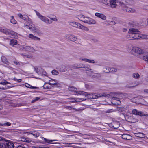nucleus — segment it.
<instances>
[{
    "instance_id": "f257e3e1",
    "label": "nucleus",
    "mask_w": 148,
    "mask_h": 148,
    "mask_svg": "<svg viewBox=\"0 0 148 148\" xmlns=\"http://www.w3.org/2000/svg\"><path fill=\"white\" fill-rule=\"evenodd\" d=\"M14 146L12 141L6 140L3 137H0V148H14Z\"/></svg>"
},
{
    "instance_id": "f03ea898",
    "label": "nucleus",
    "mask_w": 148,
    "mask_h": 148,
    "mask_svg": "<svg viewBox=\"0 0 148 148\" xmlns=\"http://www.w3.org/2000/svg\"><path fill=\"white\" fill-rule=\"evenodd\" d=\"M128 32L130 34V37L129 38L131 40L138 39L141 37L139 34L140 32L138 29L133 28H130Z\"/></svg>"
},
{
    "instance_id": "7ed1b4c3",
    "label": "nucleus",
    "mask_w": 148,
    "mask_h": 148,
    "mask_svg": "<svg viewBox=\"0 0 148 148\" xmlns=\"http://www.w3.org/2000/svg\"><path fill=\"white\" fill-rule=\"evenodd\" d=\"M35 13L37 16L43 22H45L47 24H51L52 21H50L45 16H43L41 15L36 10H35Z\"/></svg>"
},
{
    "instance_id": "20e7f679",
    "label": "nucleus",
    "mask_w": 148,
    "mask_h": 148,
    "mask_svg": "<svg viewBox=\"0 0 148 148\" xmlns=\"http://www.w3.org/2000/svg\"><path fill=\"white\" fill-rule=\"evenodd\" d=\"M70 25L74 27L85 30L86 31L89 30V29L86 27L83 26L79 23L76 22H71Z\"/></svg>"
},
{
    "instance_id": "39448f33",
    "label": "nucleus",
    "mask_w": 148,
    "mask_h": 148,
    "mask_svg": "<svg viewBox=\"0 0 148 148\" xmlns=\"http://www.w3.org/2000/svg\"><path fill=\"white\" fill-rule=\"evenodd\" d=\"M75 89L76 88L73 86H71L69 88V90L71 91H74L75 95H84L85 96L87 95V92L84 91L75 90Z\"/></svg>"
},
{
    "instance_id": "423d86ee",
    "label": "nucleus",
    "mask_w": 148,
    "mask_h": 148,
    "mask_svg": "<svg viewBox=\"0 0 148 148\" xmlns=\"http://www.w3.org/2000/svg\"><path fill=\"white\" fill-rule=\"evenodd\" d=\"M0 31L6 35H9L13 36L15 35L16 34V33L14 32L7 28L3 29L1 27H0Z\"/></svg>"
},
{
    "instance_id": "0eeeda50",
    "label": "nucleus",
    "mask_w": 148,
    "mask_h": 148,
    "mask_svg": "<svg viewBox=\"0 0 148 148\" xmlns=\"http://www.w3.org/2000/svg\"><path fill=\"white\" fill-rule=\"evenodd\" d=\"M111 93H104L103 94H101V95L99 94L98 95L92 94V98L94 99H97L99 97H105L108 98L110 97L111 96Z\"/></svg>"
},
{
    "instance_id": "6e6552de",
    "label": "nucleus",
    "mask_w": 148,
    "mask_h": 148,
    "mask_svg": "<svg viewBox=\"0 0 148 148\" xmlns=\"http://www.w3.org/2000/svg\"><path fill=\"white\" fill-rule=\"evenodd\" d=\"M132 112L133 114L140 116H148V114H146V112H144L142 111H139L136 109H134L132 111Z\"/></svg>"
},
{
    "instance_id": "1a4fd4ad",
    "label": "nucleus",
    "mask_w": 148,
    "mask_h": 148,
    "mask_svg": "<svg viewBox=\"0 0 148 148\" xmlns=\"http://www.w3.org/2000/svg\"><path fill=\"white\" fill-rule=\"evenodd\" d=\"M83 22L89 24H95L96 21L92 19L85 16Z\"/></svg>"
},
{
    "instance_id": "9d476101",
    "label": "nucleus",
    "mask_w": 148,
    "mask_h": 148,
    "mask_svg": "<svg viewBox=\"0 0 148 148\" xmlns=\"http://www.w3.org/2000/svg\"><path fill=\"white\" fill-rule=\"evenodd\" d=\"M65 38L73 42L76 41L77 39V37L73 35L66 34L65 35Z\"/></svg>"
},
{
    "instance_id": "9b49d317",
    "label": "nucleus",
    "mask_w": 148,
    "mask_h": 148,
    "mask_svg": "<svg viewBox=\"0 0 148 148\" xmlns=\"http://www.w3.org/2000/svg\"><path fill=\"white\" fill-rule=\"evenodd\" d=\"M120 125V123L117 121H113L110 124V127L114 129L118 128Z\"/></svg>"
},
{
    "instance_id": "f8f14e48",
    "label": "nucleus",
    "mask_w": 148,
    "mask_h": 148,
    "mask_svg": "<svg viewBox=\"0 0 148 148\" xmlns=\"http://www.w3.org/2000/svg\"><path fill=\"white\" fill-rule=\"evenodd\" d=\"M140 23L142 26H147L148 25V20L146 18H142L140 19Z\"/></svg>"
},
{
    "instance_id": "ddd939ff",
    "label": "nucleus",
    "mask_w": 148,
    "mask_h": 148,
    "mask_svg": "<svg viewBox=\"0 0 148 148\" xmlns=\"http://www.w3.org/2000/svg\"><path fill=\"white\" fill-rule=\"evenodd\" d=\"M19 138L21 141L25 142L30 143L32 141L29 138L24 136H21Z\"/></svg>"
},
{
    "instance_id": "4468645a",
    "label": "nucleus",
    "mask_w": 148,
    "mask_h": 148,
    "mask_svg": "<svg viewBox=\"0 0 148 148\" xmlns=\"http://www.w3.org/2000/svg\"><path fill=\"white\" fill-rule=\"evenodd\" d=\"M121 137L123 139L127 140H130L132 138V136L128 134H123L121 136Z\"/></svg>"
},
{
    "instance_id": "2eb2a0df",
    "label": "nucleus",
    "mask_w": 148,
    "mask_h": 148,
    "mask_svg": "<svg viewBox=\"0 0 148 148\" xmlns=\"http://www.w3.org/2000/svg\"><path fill=\"white\" fill-rule=\"evenodd\" d=\"M116 3V0H111L109 1V5L112 8H115L117 5Z\"/></svg>"
},
{
    "instance_id": "dca6fc26",
    "label": "nucleus",
    "mask_w": 148,
    "mask_h": 148,
    "mask_svg": "<svg viewBox=\"0 0 148 148\" xmlns=\"http://www.w3.org/2000/svg\"><path fill=\"white\" fill-rule=\"evenodd\" d=\"M134 52L139 54H143L144 52L141 49L138 47L134 48Z\"/></svg>"
},
{
    "instance_id": "f3484780",
    "label": "nucleus",
    "mask_w": 148,
    "mask_h": 148,
    "mask_svg": "<svg viewBox=\"0 0 148 148\" xmlns=\"http://www.w3.org/2000/svg\"><path fill=\"white\" fill-rule=\"evenodd\" d=\"M11 125V123L7 121L2 122L0 123V127H8Z\"/></svg>"
},
{
    "instance_id": "a211bd4d",
    "label": "nucleus",
    "mask_w": 148,
    "mask_h": 148,
    "mask_svg": "<svg viewBox=\"0 0 148 148\" xmlns=\"http://www.w3.org/2000/svg\"><path fill=\"white\" fill-rule=\"evenodd\" d=\"M95 15L96 16L100 18L103 20H106V16L103 14H101L99 13H96L95 14Z\"/></svg>"
},
{
    "instance_id": "6ab92c4d",
    "label": "nucleus",
    "mask_w": 148,
    "mask_h": 148,
    "mask_svg": "<svg viewBox=\"0 0 148 148\" xmlns=\"http://www.w3.org/2000/svg\"><path fill=\"white\" fill-rule=\"evenodd\" d=\"M31 30L33 32L38 34L40 33V30L34 25H32L31 27Z\"/></svg>"
},
{
    "instance_id": "aec40b11",
    "label": "nucleus",
    "mask_w": 148,
    "mask_h": 148,
    "mask_svg": "<svg viewBox=\"0 0 148 148\" xmlns=\"http://www.w3.org/2000/svg\"><path fill=\"white\" fill-rule=\"evenodd\" d=\"M117 71V69L113 67L108 68V71H106L105 70H103V72L106 73L110 72H114Z\"/></svg>"
},
{
    "instance_id": "412c9836",
    "label": "nucleus",
    "mask_w": 148,
    "mask_h": 148,
    "mask_svg": "<svg viewBox=\"0 0 148 148\" xmlns=\"http://www.w3.org/2000/svg\"><path fill=\"white\" fill-rule=\"evenodd\" d=\"M77 68L78 69H79L80 68H88V65L82 63L78 64L77 65V66H75L73 68L75 69Z\"/></svg>"
},
{
    "instance_id": "4be33fe9",
    "label": "nucleus",
    "mask_w": 148,
    "mask_h": 148,
    "mask_svg": "<svg viewBox=\"0 0 148 148\" xmlns=\"http://www.w3.org/2000/svg\"><path fill=\"white\" fill-rule=\"evenodd\" d=\"M138 84V82L137 81H135L133 83H132V85L130 84H128L126 85V86L129 88H132L135 87Z\"/></svg>"
},
{
    "instance_id": "5701e85b",
    "label": "nucleus",
    "mask_w": 148,
    "mask_h": 148,
    "mask_svg": "<svg viewBox=\"0 0 148 148\" xmlns=\"http://www.w3.org/2000/svg\"><path fill=\"white\" fill-rule=\"evenodd\" d=\"M29 37L34 40H40V39L38 37L34 36L33 34H29Z\"/></svg>"
},
{
    "instance_id": "b1692460",
    "label": "nucleus",
    "mask_w": 148,
    "mask_h": 148,
    "mask_svg": "<svg viewBox=\"0 0 148 148\" xmlns=\"http://www.w3.org/2000/svg\"><path fill=\"white\" fill-rule=\"evenodd\" d=\"M134 49V48L131 45H129L127 48V50L131 53H134L133 51Z\"/></svg>"
},
{
    "instance_id": "393cba45",
    "label": "nucleus",
    "mask_w": 148,
    "mask_h": 148,
    "mask_svg": "<svg viewBox=\"0 0 148 148\" xmlns=\"http://www.w3.org/2000/svg\"><path fill=\"white\" fill-rule=\"evenodd\" d=\"M134 134L136 135V136L137 137L144 138L145 137V134L141 132L136 133H135Z\"/></svg>"
},
{
    "instance_id": "a878e982",
    "label": "nucleus",
    "mask_w": 148,
    "mask_h": 148,
    "mask_svg": "<svg viewBox=\"0 0 148 148\" xmlns=\"http://www.w3.org/2000/svg\"><path fill=\"white\" fill-rule=\"evenodd\" d=\"M123 10H126L127 12H128L133 13L135 11V10L132 9L129 7H127L126 6H125V9H123Z\"/></svg>"
},
{
    "instance_id": "bb28decb",
    "label": "nucleus",
    "mask_w": 148,
    "mask_h": 148,
    "mask_svg": "<svg viewBox=\"0 0 148 148\" xmlns=\"http://www.w3.org/2000/svg\"><path fill=\"white\" fill-rule=\"evenodd\" d=\"M1 59L2 62L4 64H8L9 62L7 59L4 56H3L1 58Z\"/></svg>"
},
{
    "instance_id": "cd10ccee",
    "label": "nucleus",
    "mask_w": 148,
    "mask_h": 148,
    "mask_svg": "<svg viewBox=\"0 0 148 148\" xmlns=\"http://www.w3.org/2000/svg\"><path fill=\"white\" fill-rule=\"evenodd\" d=\"M39 73H41V74H39V75H41L42 76H47V73L43 69L41 68L40 69H39Z\"/></svg>"
},
{
    "instance_id": "c85d7f7f",
    "label": "nucleus",
    "mask_w": 148,
    "mask_h": 148,
    "mask_svg": "<svg viewBox=\"0 0 148 148\" xmlns=\"http://www.w3.org/2000/svg\"><path fill=\"white\" fill-rule=\"evenodd\" d=\"M57 83H58L56 80L53 79L49 80L48 82V84L50 85H55L57 84Z\"/></svg>"
},
{
    "instance_id": "c756f323",
    "label": "nucleus",
    "mask_w": 148,
    "mask_h": 148,
    "mask_svg": "<svg viewBox=\"0 0 148 148\" xmlns=\"http://www.w3.org/2000/svg\"><path fill=\"white\" fill-rule=\"evenodd\" d=\"M98 1L106 5H109V1L108 0H98Z\"/></svg>"
},
{
    "instance_id": "7c9ffc66",
    "label": "nucleus",
    "mask_w": 148,
    "mask_h": 148,
    "mask_svg": "<svg viewBox=\"0 0 148 148\" xmlns=\"http://www.w3.org/2000/svg\"><path fill=\"white\" fill-rule=\"evenodd\" d=\"M17 41L16 40L14 39H11L10 41V44L11 45L14 46V45H17Z\"/></svg>"
},
{
    "instance_id": "2f4dec72",
    "label": "nucleus",
    "mask_w": 148,
    "mask_h": 148,
    "mask_svg": "<svg viewBox=\"0 0 148 148\" xmlns=\"http://www.w3.org/2000/svg\"><path fill=\"white\" fill-rule=\"evenodd\" d=\"M22 19L27 21L29 23H30L31 22V19L27 15H24V16H23V18H22Z\"/></svg>"
},
{
    "instance_id": "473e14b6",
    "label": "nucleus",
    "mask_w": 148,
    "mask_h": 148,
    "mask_svg": "<svg viewBox=\"0 0 148 148\" xmlns=\"http://www.w3.org/2000/svg\"><path fill=\"white\" fill-rule=\"evenodd\" d=\"M59 71L61 72H64L66 71V66L64 65L61 66L60 68Z\"/></svg>"
},
{
    "instance_id": "72a5a7b5",
    "label": "nucleus",
    "mask_w": 148,
    "mask_h": 148,
    "mask_svg": "<svg viewBox=\"0 0 148 148\" xmlns=\"http://www.w3.org/2000/svg\"><path fill=\"white\" fill-rule=\"evenodd\" d=\"M26 133H29L30 134H32L35 138H37V137H38L40 135L39 133L36 132H34V133H30L29 132H27Z\"/></svg>"
},
{
    "instance_id": "f704fd0d",
    "label": "nucleus",
    "mask_w": 148,
    "mask_h": 148,
    "mask_svg": "<svg viewBox=\"0 0 148 148\" xmlns=\"http://www.w3.org/2000/svg\"><path fill=\"white\" fill-rule=\"evenodd\" d=\"M132 77L135 79H138L140 77V75L137 73H134L132 75Z\"/></svg>"
},
{
    "instance_id": "c9c22d12",
    "label": "nucleus",
    "mask_w": 148,
    "mask_h": 148,
    "mask_svg": "<svg viewBox=\"0 0 148 148\" xmlns=\"http://www.w3.org/2000/svg\"><path fill=\"white\" fill-rule=\"evenodd\" d=\"M25 86L28 88H30V89H36L37 88V87H34L32 86L29 85V84H27V83H25Z\"/></svg>"
},
{
    "instance_id": "e433bc0d",
    "label": "nucleus",
    "mask_w": 148,
    "mask_h": 148,
    "mask_svg": "<svg viewBox=\"0 0 148 148\" xmlns=\"http://www.w3.org/2000/svg\"><path fill=\"white\" fill-rule=\"evenodd\" d=\"M77 17V18L78 19H79L81 21H82L83 22L84 21L85 16L83 15H79Z\"/></svg>"
},
{
    "instance_id": "4c0bfd02",
    "label": "nucleus",
    "mask_w": 148,
    "mask_h": 148,
    "mask_svg": "<svg viewBox=\"0 0 148 148\" xmlns=\"http://www.w3.org/2000/svg\"><path fill=\"white\" fill-rule=\"evenodd\" d=\"M10 22L11 23L15 24H16V21L14 19V16H11Z\"/></svg>"
},
{
    "instance_id": "58836bf2",
    "label": "nucleus",
    "mask_w": 148,
    "mask_h": 148,
    "mask_svg": "<svg viewBox=\"0 0 148 148\" xmlns=\"http://www.w3.org/2000/svg\"><path fill=\"white\" fill-rule=\"evenodd\" d=\"M125 0H118L117 1V3H119L122 6H124V3L123 1H125Z\"/></svg>"
},
{
    "instance_id": "ea45409f",
    "label": "nucleus",
    "mask_w": 148,
    "mask_h": 148,
    "mask_svg": "<svg viewBox=\"0 0 148 148\" xmlns=\"http://www.w3.org/2000/svg\"><path fill=\"white\" fill-rule=\"evenodd\" d=\"M126 108L124 107L117 108V110L119 112H121L125 110Z\"/></svg>"
},
{
    "instance_id": "a19ab883",
    "label": "nucleus",
    "mask_w": 148,
    "mask_h": 148,
    "mask_svg": "<svg viewBox=\"0 0 148 148\" xmlns=\"http://www.w3.org/2000/svg\"><path fill=\"white\" fill-rule=\"evenodd\" d=\"M42 138L44 139V141L45 142H46L47 143H49L50 142H52L53 141L57 140H49V139H47L44 137H42Z\"/></svg>"
},
{
    "instance_id": "79ce46f5",
    "label": "nucleus",
    "mask_w": 148,
    "mask_h": 148,
    "mask_svg": "<svg viewBox=\"0 0 148 148\" xmlns=\"http://www.w3.org/2000/svg\"><path fill=\"white\" fill-rule=\"evenodd\" d=\"M32 25L28 24H26L25 23L24 24V26L25 27H26L27 29H29L31 30V27H32Z\"/></svg>"
},
{
    "instance_id": "37998d69",
    "label": "nucleus",
    "mask_w": 148,
    "mask_h": 148,
    "mask_svg": "<svg viewBox=\"0 0 148 148\" xmlns=\"http://www.w3.org/2000/svg\"><path fill=\"white\" fill-rule=\"evenodd\" d=\"M116 110H114L113 109H110L107 110L106 112V113H110L115 112L116 111Z\"/></svg>"
},
{
    "instance_id": "c03bdc74",
    "label": "nucleus",
    "mask_w": 148,
    "mask_h": 148,
    "mask_svg": "<svg viewBox=\"0 0 148 148\" xmlns=\"http://www.w3.org/2000/svg\"><path fill=\"white\" fill-rule=\"evenodd\" d=\"M51 73L54 75H57L59 74V72L56 70H53L52 71Z\"/></svg>"
},
{
    "instance_id": "a18cd8bd",
    "label": "nucleus",
    "mask_w": 148,
    "mask_h": 148,
    "mask_svg": "<svg viewBox=\"0 0 148 148\" xmlns=\"http://www.w3.org/2000/svg\"><path fill=\"white\" fill-rule=\"evenodd\" d=\"M34 71H35L36 73H38V74H41L40 73H39V69L36 67H33Z\"/></svg>"
},
{
    "instance_id": "49530a36",
    "label": "nucleus",
    "mask_w": 148,
    "mask_h": 148,
    "mask_svg": "<svg viewBox=\"0 0 148 148\" xmlns=\"http://www.w3.org/2000/svg\"><path fill=\"white\" fill-rule=\"evenodd\" d=\"M143 59L144 60L147 61L148 63V55H146L145 56H143Z\"/></svg>"
},
{
    "instance_id": "de8ad7c7",
    "label": "nucleus",
    "mask_w": 148,
    "mask_h": 148,
    "mask_svg": "<svg viewBox=\"0 0 148 148\" xmlns=\"http://www.w3.org/2000/svg\"><path fill=\"white\" fill-rule=\"evenodd\" d=\"M86 62L91 63H95V61L93 60H90L87 59Z\"/></svg>"
},
{
    "instance_id": "09e8293b",
    "label": "nucleus",
    "mask_w": 148,
    "mask_h": 148,
    "mask_svg": "<svg viewBox=\"0 0 148 148\" xmlns=\"http://www.w3.org/2000/svg\"><path fill=\"white\" fill-rule=\"evenodd\" d=\"M83 100L82 98H76L75 101L76 102H80L82 101Z\"/></svg>"
},
{
    "instance_id": "8fccbe9b",
    "label": "nucleus",
    "mask_w": 148,
    "mask_h": 148,
    "mask_svg": "<svg viewBox=\"0 0 148 148\" xmlns=\"http://www.w3.org/2000/svg\"><path fill=\"white\" fill-rule=\"evenodd\" d=\"M40 97H36L35 98V99L32 101V103H34L35 101H37L38 100H39L40 99Z\"/></svg>"
},
{
    "instance_id": "3c124183",
    "label": "nucleus",
    "mask_w": 148,
    "mask_h": 148,
    "mask_svg": "<svg viewBox=\"0 0 148 148\" xmlns=\"http://www.w3.org/2000/svg\"><path fill=\"white\" fill-rule=\"evenodd\" d=\"M92 73H93V71H90L86 72L87 75L90 77H91L92 75Z\"/></svg>"
},
{
    "instance_id": "603ef678",
    "label": "nucleus",
    "mask_w": 148,
    "mask_h": 148,
    "mask_svg": "<svg viewBox=\"0 0 148 148\" xmlns=\"http://www.w3.org/2000/svg\"><path fill=\"white\" fill-rule=\"evenodd\" d=\"M14 64H16V65L18 66L20 65L21 63H22L21 62H19L16 61H14Z\"/></svg>"
},
{
    "instance_id": "864d4df0",
    "label": "nucleus",
    "mask_w": 148,
    "mask_h": 148,
    "mask_svg": "<svg viewBox=\"0 0 148 148\" xmlns=\"http://www.w3.org/2000/svg\"><path fill=\"white\" fill-rule=\"evenodd\" d=\"M16 148H29L28 147H25L24 145H19Z\"/></svg>"
},
{
    "instance_id": "5fc2aeb1",
    "label": "nucleus",
    "mask_w": 148,
    "mask_h": 148,
    "mask_svg": "<svg viewBox=\"0 0 148 148\" xmlns=\"http://www.w3.org/2000/svg\"><path fill=\"white\" fill-rule=\"evenodd\" d=\"M109 24L111 25H114L115 24V23L114 21H109Z\"/></svg>"
},
{
    "instance_id": "6e6d98bb",
    "label": "nucleus",
    "mask_w": 148,
    "mask_h": 148,
    "mask_svg": "<svg viewBox=\"0 0 148 148\" xmlns=\"http://www.w3.org/2000/svg\"><path fill=\"white\" fill-rule=\"evenodd\" d=\"M95 74L96 75V77L97 78L100 77H101V74L99 73H95Z\"/></svg>"
},
{
    "instance_id": "4d7b16f0",
    "label": "nucleus",
    "mask_w": 148,
    "mask_h": 148,
    "mask_svg": "<svg viewBox=\"0 0 148 148\" xmlns=\"http://www.w3.org/2000/svg\"><path fill=\"white\" fill-rule=\"evenodd\" d=\"M46 83H45L44 84V85H43V88L44 89H49V87L48 86H45V84H46Z\"/></svg>"
},
{
    "instance_id": "13d9d810",
    "label": "nucleus",
    "mask_w": 148,
    "mask_h": 148,
    "mask_svg": "<svg viewBox=\"0 0 148 148\" xmlns=\"http://www.w3.org/2000/svg\"><path fill=\"white\" fill-rule=\"evenodd\" d=\"M18 16L20 17V18L22 19V18H23V16H24V15H23L21 14H18Z\"/></svg>"
},
{
    "instance_id": "bf43d9fd",
    "label": "nucleus",
    "mask_w": 148,
    "mask_h": 148,
    "mask_svg": "<svg viewBox=\"0 0 148 148\" xmlns=\"http://www.w3.org/2000/svg\"><path fill=\"white\" fill-rule=\"evenodd\" d=\"M80 60H81L85 61L86 62L87 58H80Z\"/></svg>"
},
{
    "instance_id": "052dcab7",
    "label": "nucleus",
    "mask_w": 148,
    "mask_h": 148,
    "mask_svg": "<svg viewBox=\"0 0 148 148\" xmlns=\"http://www.w3.org/2000/svg\"><path fill=\"white\" fill-rule=\"evenodd\" d=\"M67 109L71 110L72 109V107L71 106H68L66 107Z\"/></svg>"
},
{
    "instance_id": "680f3d73",
    "label": "nucleus",
    "mask_w": 148,
    "mask_h": 148,
    "mask_svg": "<svg viewBox=\"0 0 148 148\" xmlns=\"http://www.w3.org/2000/svg\"><path fill=\"white\" fill-rule=\"evenodd\" d=\"M50 18L51 19L53 20L54 21H57L58 20L57 19V18Z\"/></svg>"
},
{
    "instance_id": "e2e57ef3",
    "label": "nucleus",
    "mask_w": 148,
    "mask_h": 148,
    "mask_svg": "<svg viewBox=\"0 0 148 148\" xmlns=\"http://www.w3.org/2000/svg\"><path fill=\"white\" fill-rule=\"evenodd\" d=\"M86 69L85 70V71H88L89 70H92V69H89L88 67V68H86Z\"/></svg>"
},
{
    "instance_id": "0e129e2a",
    "label": "nucleus",
    "mask_w": 148,
    "mask_h": 148,
    "mask_svg": "<svg viewBox=\"0 0 148 148\" xmlns=\"http://www.w3.org/2000/svg\"><path fill=\"white\" fill-rule=\"evenodd\" d=\"M63 144H68V145H70L72 144V143H63Z\"/></svg>"
},
{
    "instance_id": "69168bd1",
    "label": "nucleus",
    "mask_w": 148,
    "mask_h": 148,
    "mask_svg": "<svg viewBox=\"0 0 148 148\" xmlns=\"http://www.w3.org/2000/svg\"><path fill=\"white\" fill-rule=\"evenodd\" d=\"M96 76V75L94 74V75H92V76L91 77L93 78H97Z\"/></svg>"
},
{
    "instance_id": "338daca9",
    "label": "nucleus",
    "mask_w": 148,
    "mask_h": 148,
    "mask_svg": "<svg viewBox=\"0 0 148 148\" xmlns=\"http://www.w3.org/2000/svg\"><path fill=\"white\" fill-rule=\"evenodd\" d=\"M127 30V29L126 28H123L122 29V31L123 32H126Z\"/></svg>"
},
{
    "instance_id": "774afa93",
    "label": "nucleus",
    "mask_w": 148,
    "mask_h": 148,
    "mask_svg": "<svg viewBox=\"0 0 148 148\" xmlns=\"http://www.w3.org/2000/svg\"><path fill=\"white\" fill-rule=\"evenodd\" d=\"M144 92H145L148 93V89H145L144 90Z\"/></svg>"
}]
</instances>
